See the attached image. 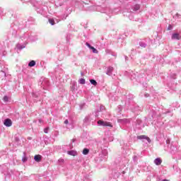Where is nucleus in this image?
<instances>
[{"instance_id":"nucleus-1","label":"nucleus","mask_w":181,"mask_h":181,"mask_svg":"<svg viewBox=\"0 0 181 181\" xmlns=\"http://www.w3.org/2000/svg\"><path fill=\"white\" fill-rule=\"evenodd\" d=\"M98 124L101 127H110V128H112V124L110 122H104V120H99L98 121Z\"/></svg>"},{"instance_id":"nucleus-2","label":"nucleus","mask_w":181,"mask_h":181,"mask_svg":"<svg viewBox=\"0 0 181 181\" xmlns=\"http://www.w3.org/2000/svg\"><path fill=\"white\" fill-rule=\"evenodd\" d=\"M171 39H173V40H180L181 35L179 33H174L173 34Z\"/></svg>"},{"instance_id":"nucleus-3","label":"nucleus","mask_w":181,"mask_h":181,"mask_svg":"<svg viewBox=\"0 0 181 181\" xmlns=\"http://www.w3.org/2000/svg\"><path fill=\"white\" fill-rule=\"evenodd\" d=\"M4 125L6 127H12V120L11 119H6L4 120Z\"/></svg>"},{"instance_id":"nucleus-4","label":"nucleus","mask_w":181,"mask_h":181,"mask_svg":"<svg viewBox=\"0 0 181 181\" xmlns=\"http://www.w3.org/2000/svg\"><path fill=\"white\" fill-rule=\"evenodd\" d=\"M137 139H146L148 142H151V139H149V137L146 136V135L138 136Z\"/></svg>"},{"instance_id":"nucleus-5","label":"nucleus","mask_w":181,"mask_h":181,"mask_svg":"<svg viewBox=\"0 0 181 181\" xmlns=\"http://www.w3.org/2000/svg\"><path fill=\"white\" fill-rule=\"evenodd\" d=\"M112 71H114V67L109 66L107 71V76H111L112 74Z\"/></svg>"},{"instance_id":"nucleus-6","label":"nucleus","mask_w":181,"mask_h":181,"mask_svg":"<svg viewBox=\"0 0 181 181\" xmlns=\"http://www.w3.org/2000/svg\"><path fill=\"white\" fill-rule=\"evenodd\" d=\"M34 160L35 162H40L42 160V156L41 155H35L34 156Z\"/></svg>"},{"instance_id":"nucleus-7","label":"nucleus","mask_w":181,"mask_h":181,"mask_svg":"<svg viewBox=\"0 0 181 181\" xmlns=\"http://www.w3.org/2000/svg\"><path fill=\"white\" fill-rule=\"evenodd\" d=\"M154 163L157 165H160L162 163V159H160V158H158L155 159Z\"/></svg>"},{"instance_id":"nucleus-8","label":"nucleus","mask_w":181,"mask_h":181,"mask_svg":"<svg viewBox=\"0 0 181 181\" xmlns=\"http://www.w3.org/2000/svg\"><path fill=\"white\" fill-rule=\"evenodd\" d=\"M68 155H70L71 156H77V152L74 151H67Z\"/></svg>"},{"instance_id":"nucleus-9","label":"nucleus","mask_w":181,"mask_h":181,"mask_svg":"<svg viewBox=\"0 0 181 181\" xmlns=\"http://www.w3.org/2000/svg\"><path fill=\"white\" fill-rule=\"evenodd\" d=\"M28 66H29V67H33V66H36V62H35L33 60L30 62L28 64Z\"/></svg>"},{"instance_id":"nucleus-10","label":"nucleus","mask_w":181,"mask_h":181,"mask_svg":"<svg viewBox=\"0 0 181 181\" xmlns=\"http://www.w3.org/2000/svg\"><path fill=\"white\" fill-rule=\"evenodd\" d=\"M89 152H90V150L88 148H84L83 150V155H88Z\"/></svg>"},{"instance_id":"nucleus-11","label":"nucleus","mask_w":181,"mask_h":181,"mask_svg":"<svg viewBox=\"0 0 181 181\" xmlns=\"http://www.w3.org/2000/svg\"><path fill=\"white\" fill-rule=\"evenodd\" d=\"M90 82L93 85V86H97V81L94 79H90Z\"/></svg>"},{"instance_id":"nucleus-12","label":"nucleus","mask_w":181,"mask_h":181,"mask_svg":"<svg viewBox=\"0 0 181 181\" xmlns=\"http://www.w3.org/2000/svg\"><path fill=\"white\" fill-rule=\"evenodd\" d=\"M79 83H80V84H86V79H84V78H81V79L79 80Z\"/></svg>"},{"instance_id":"nucleus-13","label":"nucleus","mask_w":181,"mask_h":181,"mask_svg":"<svg viewBox=\"0 0 181 181\" xmlns=\"http://www.w3.org/2000/svg\"><path fill=\"white\" fill-rule=\"evenodd\" d=\"M90 49L93 50L94 53H98V50H97L94 47H90Z\"/></svg>"},{"instance_id":"nucleus-14","label":"nucleus","mask_w":181,"mask_h":181,"mask_svg":"<svg viewBox=\"0 0 181 181\" xmlns=\"http://www.w3.org/2000/svg\"><path fill=\"white\" fill-rule=\"evenodd\" d=\"M49 23L51 24V25H54V20L53 19H49Z\"/></svg>"},{"instance_id":"nucleus-15","label":"nucleus","mask_w":181,"mask_h":181,"mask_svg":"<svg viewBox=\"0 0 181 181\" xmlns=\"http://www.w3.org/2000/svg\"><path fill=\"white\" fill-rule=\"evenodd\" d=\"M44 132H45V134H48V132H49V128L45 129H44Z\"/></svg>"},{"instance_id":"nucleus-16","label":"nucleus","mask_w":181,"mask_h":181,"mask_svg":"<svg viewBox=\"0 0 181 181\" xmlns=\"http://www.w3.org/2000/svg\"><path fill=\"white\" fill-rule=\"evenodd\" d=\"M173 28V27L171 25H168V30H172Z\"/></svg>"},{"instance_id":"nucleus-17","label":"nucleus","mask_w":181,"mask_h":181,"mask_svg":"<svg viewBox=\"0 0 181 181\" xmlns=\"http://www.w3.org/2000/svg\"><path fill=\"white\" fill-rule=\"evenodd\" d=\"M86 46L89 48V49H91V45L88 43V42H86Z\"/></svg>"},{"instance_id":"nucleus-18","label":"nucleus","mask_w":181,"mask_h":181,"mask_svg":"<svg viewBox=\"0 0 181 181\" xmlns=\"http://www.w3.org/2000/svg\"><path fill=\"white\" fill-rule=\"evenodd\" d=\"M22 160H23V162H26V160H28V158L23 157V158H22Z\"/></svg>"},{"instance_id":"nucleus-19","label":"nucleus","mask_w":181,"mask_h":181,"mask_svg":"<svg viewBox=\"0 0 181 181\" xmlns=\"http://www.w3.org/2000/svg\"><path fill=\"white\" fill-rule=\"evenodd\" d=\"M59 162H60L61 163H64V159L60 158L59 160Z\"/></svg>"},{"instance_id":"nucleus-20","label":"nucleus","mask_w":181,"mask_h":181,"mask_svg":"<svg viewBox=\"0 0 181 181\" xmlns=\"http://www.w3.org/2000/svg\"><path fill=\"white\" fill-rule=\"evenodd\" d=\"M4 101H8V96H4Z\"/></svg>"},{"instance_id":"nucleus-21","label":"nucleus","mask_w":181,"mask_h":181,"mask_svg":"<svg viewBox=\"0 0 181 181\" xmlns=\"http://www.w3.org/2000/svg\"><path fill=\"white\" fill-rule=\"evenodd\" d=\"M64 124H69V120H68V119H66V120L64 121Z\"/></svg>"},{"instance_id":"nucleus-22","label":"nucleus","mask_w":181,"mask_h":181,"mask_svg":"<svg viewBox=\"0 0 181 181\" xmlns=\"http://www.w3.org/2000/svg\"><path fill=\"white\" fill-rule=\"evenodd\" d=\"M138 9H139V6H137L136 7V11H138Z\"/></svg>"},{"instance_id":"nucleus-23","label":"nucleus","mask_w":181,"mask_h":181,"mask_svg":"<svg viewBox=\"0 0 181 181\" xmlns=\"http://www.w3.org/2000/svg\"><path fill=\"white\" fill-rule=\"evenodd\" d=\"M163 181H169V180H163Z\"/></svg>"}]
</instances>
